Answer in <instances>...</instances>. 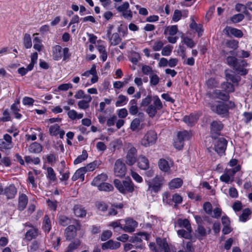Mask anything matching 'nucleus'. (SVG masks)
<instances>
[{
    "instance_id": "9b49d317",
    "label": "nucleus",
    "mask_w": 252,
    "mask_h": 252,
    "mask_svg": "<svg viewBox=\"0 0 252 252\" xmlns=\"http://www.w3.org/2000/svg\"><path fill=\"white\" fill-rule=\"evenodd\" d=\"M227 144V140L223 137L215 139L214 144L215 151L219 155L223 154L226 148Z\"/></svg>"
},
{
    "instance_id": "1a4fd4ad",
    "label": "nucleus",
    "mask_w": 252,
    "mask_h": 252,
    "mask_svg": "<svg viewBox=\"0 0 252 252\" xmlns=\"http://www.w3.org/2000/svg\"><path fill=\"white\" fill-rule=\"evenodd\" d=\"M157 139V133L153 130L147 132L141 140V144L145 147H148L155 144Z\"/></svg>"
},
{
    "instance_id": "3c124183",
    "label": "nucleus",
    "mask_w": 252,
    "mask_h": 252,
    "mask_svg": "<svg viewBox=\"0 0 252 252\" xmlns=\"http://www.w3.org/2000/svg\"><path fill=\"white\" fill-rule=\"evenodd\" d=\"M244 18V15L243 14H237L233 15L231 18V21L234 23H237L242 21Z\"/></svg>"
},
{
    "instance_id": "e433bc0d",
    "label": "nucleus",
    "mask_w": 252,
    "mask_h": 252,
    "mask_svg": "<svg viewBox=\"0 0 252 252\" xmlns=\"http://www.w3.org/2000/svg\"><path fill=\"white\" fill-rule=\"evenodd\" d=\"M128 98L125 95L120 94L118 96V100L116 102V106L119 107L126 104L128 101Z\"/></svg>"
},
{
    "instance_id": "aec40b11",
    "label": "nucleus",
    "mask_w": 252,
    "mask_h": 252,
    "mask_svg": "<svg viewBox=\"0 0 252 252\" xmlns=\"http://www.w3.org/2000/svg\"><path fill=\"white\" fill-rule=\"evenodd\" d=\"M17 193V189L13 185H10L4 189L3 194L8 199L13 198Z\"/></svg>"
},
{
    "instance_id": "f704fd0d",
    "label": "nucleus",
    "mask_w": 252,
    "mask_h": 252,
    "mask_svg": "<svg viewBox=\"0 0 252 252\" xmlns=\"http://www.w3.org/2000/svg\"><path fill=\"white\" fill-rule=\"evenodd\" d=\"M86 172L82 167L78 169L72 177V180L75 181L78 179L84 180V174Z\"/></svg>"
},
{
    "instance_id": "6e6d98bb",
    "label": "nucleus",
    "mask_w": 252,
    "mask_h": 252,
    "mask_svg": "<svg viewBox=\"0 0 252 252\" xmlns=\"http://www.w3.org/2000/svg\"><path fill=\"white\" fill-rule=\"evenodd\" d=\"M172 200L173 204L174 203L175 206L182 202V197L180 195L176 193L172 196Z\"/></svg>"
},
{
    "instance_id": "f03ea898",
    "label": "nucleus",
    "mask_w": 252,
    "mask_h": 252,
    "mask_svg": "<svg viewBox=\"0 0 252 252\" xmlns=\"http://www.w3.org/2000/svg\"><path fill=\"white\" fill-rule=\"evenodd\" d=\"M114 184L119 192L123 194L131 193L134 190V185L130 179H126L122 181L115 179Z\"/></svg>"
},
{
    "instance_id": "774afa93",
    "label": "nucleus",
    "mask_w": 252,
    "mask_h": 252,
    "mask_svg": "<svg viewBox=\"0 0 252 252\" xmlns=\"http://www.w3.org/2000/svg\"><path fill=\"white\" fill-rule=\"evenodd\" d=\"M112 236V232L110 230L104 231L101 236V240L104 241L108 239Z\"/></svg>"
},
{
    "instance_id": "412c9836",
    "label": "nucleus",
    "mask_w": 252,
    "mask_h": 252,
    "mask_svg": "<svg viewBox=\"0 0 252 252\" xmlns=\"http://www.w3.org/2000/svg\"><path fill=\"white\" fill-rule=\"evenodd\" d=\"M198 119V116L196 114H190L184 117L183 121L188 126H192L194 125Z\"/></svg>"
},
{
    "instance_id": "423d86ee",
    "label": "nucleus",
    "mask_w": 252,
    "mask_h": 252,
    "mask_svg": "<svg viewBox=\"0 0 252 252\" xmlns=\"http://www.w3.org/2000/svg\"><path fill=\"white\" fill-rule=\"evenodd\" d=\"M238 47V41L236 40H227L224 44V46L222 50V54L224 56L230 55L231 56H234L235 50Z\"/></svg>"
},
{
    "instance_id": "58836bf2",
    "label": "nucleus",
    "mask_w": 252,
    "mask_h": 252,
    "mask_svg": "<svg viewBox=\"0 0 252 252\" xmlns=\"http://www.w3.org/2000/svg\"><path fill=\"white\" fill-rule=\"evenodd\" d=\"M251 214V210L249 208L244 209L242 214L239 216V220L245 222L249 219V216Z\"/></svg>"
},
{
    "instance_id": "de8ad7c7",
    "label": "nucleus",
    "mask_w": 252,
    "mask_h": 252,
    "mask_svg": "<svg viewBox=\"0 0 252 252\" xmlns=\"http://www.w3.org/2000/svg\"><path fill=\"white\" fill-rule=\"evenodd\" d=\"M172 196L168 192H164L163 194V197L162 200L164 203H165L167 204H169L170 205H173V202L172 200Z\"/></svg>"
},
{
    "instance_id": "f8f14e48",
    "label": "nucleus",
    "mask_w": 252,
    "mask_h": 252,
    "mask_svg": "<svg viewBox=\"0 0 252 252\" xmlns=\"http://www.w3.org/2000/svg\"><path fill=\"white\" fill-rule=\"evenodd\" d=\"M80 229L78 222L76 221L75 225H69L65 229V236L67 240H71L76 236V231Z\"/></svg>"
},
{
    "instance_id": "ddd939ff",
    "label": "nucleus",
    "mask_w": 252,
    "mask_h": 252,
    "mask_svg": "<svg viewBox=\"0 0 252 252\" xmlns=\"http://www.w3.org/2000/svg\"><path fill=\"white\" fill-rule=\"evenodd\" d=\"M211 110L219 115L225 116L228 113V107L224 103L221 102L218 105H212L211 106Z\"/></svg>"
},
{
    "instance_id": "a878e982",
    "label": "nucleus",
    "mask_w": 252,
    "mask_h": 252,
    "mask_svg": "<svg viewBox=\"0 0 252 252\" xmlns=\"http://www.w3.org/2000/svg\"><path fill=\"white\" fill-rule=\"evenodd\" d=\"M81 244V242L78 239H75L72 241L66 248L65 252H73L78 249Z\"/></svg>"
},
{
    "instance_id": "dca6fc26",
    "label": "nucleus",
    "mask_w": 252,
    "mask_h": 252,
    "mask_svg": "<svg viewBox=\"0 0 252 252\" xmlns=\"http://www.w3.org/2000/svg\"><path fill=\"white\" fill-rule=\"evenodd\" d=\"M156 243L157 248L159 250L160 252H170V248L165 239L157 238Z\"/></svg>"
},
{
    "instance_id": "39448f33",
    "label": "nucleus",
    "mask_w": 252,
    "mask_h": 252,
    "mask_svg": "<svg viewBox=\"0 0 252 252\" xmlns=\"http://www.w3.org/2000/svg\"><path fill=\"white\" fill-rule=\"evenodd\" d=\"M162 181V177L157 176L151 181H147L148 185L147 191L151 193L158 192L161 188Z\"/></svg>"
},
{
    "instance_id": "6e6552de",
    "label": "nucleus",
    "mask_w": 252,
    "mask_h": 252,
    "mask_svg": "<svg viewBox=\"0 0 252 252\" xmlns=\"http://www.w3.org/2000/svg\"><path fill=\"white\" fill-rule=\"evenodd\" d=\"M190 135L186 130L179 132L177 138L174 142V147L177 149L181 150L184 146V141L189 139Z\"/></svg>"
},
{
    "instance_id": "4d7b16f0",
    "label": "nucleus",
    "mask_w": 252,
    "mask_h": 252,
    "mask_svg": "<svg viewBox=\"0 0 252 252\" xmlns=\"http://www.w3.org/2000/svg\"><path fill=\"white\" fill-rule=\"evenodd\" d=\"M96 163L95 162H93L88 164L86 166L83 167L82 168L85 170V172H87L94 170L96 168Z\"/></svg>"
},
{
    "instance_id": "7ed1b4c3",
    "label": "nucleus",
    "mask_w": 252,
    "mask_h": 252,
    "mask_svg": "<svg viewBox=\"0 0 252 252\" xmlns=\"http://www.w3.org/2000/svg\"><path fill=\"white\" fill-rule=\"evenodd\" d=\"M53 59L55 61H59L63 57V61H68L71 56L69 49L67 47L62 49L60 45H56L52 49Z\"/></svg>"
},
{
    "instance_id": "0eeeda50",
    "label": "nucleus",
    "mask_w": 252,
    "mask_h": 252,
    "mask_svg": "<svg viewBox=\"0 0 252 252\" xmlns=\"http://www.w3.org/2000/svg\"><path fill=\"white\" fill-rule=\"evenodd\" d=\"M126 172V167L122 158L116 160L114 164V175L119 177L125 176Z\"/></svg>"
},
{
    "instance_id": "8fccbe9b",
    "label": "nucleus",
    "mask_w": 252,
    "mask_h": 252,
    "mask_svg": "<svg viewBox=\"0 0 252 252\" xmlns=\"http://www.w3.org/2000/svg\"><path fill=\"white\" fill-rule=\"evenodd\" d=\"M60 130V126L58 124L51 126L49 128V133L52 136H57Z\"/></svg>"
},
{
    "instance_id": "72a5a7b5",
    "label": "nucleus",
    "mask_w": 252,
    "mask_h": 252,
    "mask_svg": "<svg viewBox=\"0 0 252 252\" xmlns=\"http://www.w3.org/2000/svg\"><path fill=\"white\" fill-rule=\"evenodd\" d=\"M23 45L26 49H29L32 47V38L30 34L26 33L24 35Z\"/></svg>"
},
{
    "instance_id": "a211bd4d",
    "label": "nucleus",
    "mask_w": 252,
    "mask_h": 252,
    "mask_svg": "<svg viewBox=\"0 0 252 252\" xmlns=\"http://www.w3.org/2000/svg\"><path fill=\"white\" fill-rule=\"evenodd\" d=\"M213 95L218 99L223 101H227L229 99V95L222 90H215L213 92Z\"/></svg>"
},
{
    "instance_id": "69168bd1",
    "label": "nucleus",
    "mask_w": 252,
    "mask_h": 252,
    "mask_svg": "<svg viewBox=\"0 0 252 252\" xmlns=\"http://www.w3.org/2000/svg\"><path fill=\"white\" fill-rule=\"evenodd\" d=\"M28 182L32 184V188H36L37 187L36 184L35 182L34 177L32 172H30L28 174Z\"/></svg>"
},
{
    "instance_id": "0e129e2a",
    "label": "nucleus",
    "mask_w": 252,
    "mask_h": 252,
    "mask_svg": "<svg viewBox=\"0 0 252 252\" xmlns=\"http://www.w3.org/2000/svg\"><path fill=\"white\" fill-rule=\"evenodd\" d=\"M152 101V97L150 95H147L145 98L143 99L141 103V106H148L150 105V103Z\"/></svg>"
},
{
    "instance_id": "20e7f679",
    "label": "nucleus",
    "mask_w": 252,
    "mask_h": 252,
    "mask_svg": "<svg viewBox=\"0 0 252 252\" xmlns=\"http://www.w3.org/2000/svg\"><path fill=\"white\" fill-rule=\"evenodd\" d=\"M163 107L161 101L157 96L154 97V101L152 104L149 105L146 110V113L149 117H154L158 110H161Z\"/></svg>"
},
{
    "instance_id": "2eb2a0df",
    "label": "nucleus",
    "mask_w": 252,
    "mask_h": 252,
    "mask_svg": "<svg viewBox=\"0 0 252 252\" xmlns=\"http://www.w3.org/2000/svg\"><path fill=\"white\" fill-rule=\"evenodd\" d=\"M158 165L159 169L167 173H170V168L173 165V162L171 160H166L165 159L161 158L158 162Z\"/></svg>"
},
{
    "instance_id": "bf43d9fd",
    "label": "nucleus",
    "mask_w": 252,
    "mask_h": 252,
    "mask_svg": "<svg viewBox=\"0 0 252 252\" xmlns=\"http://www.w3.org/2000/svg\"><path fill=\"white\" fill-rule=\"evenodd\" d=\"M234 56H236L239 58H248L250 56V54L248 51L245 50L238 51L237 52H235Z\"/></svg>"
},
{
    "instance_id": "c85d7f7f",
    "label": "nucleus",
    "mask_w": 252,
    "mask_h": 252,
    "mask_svg": "<svg viewBox=\"0 0 252 252\" xmlns=\"http://www.w3.org/2000/svg\"><path fill=\"white\" fill-rule=\"evenodd\" d=\"M177 222L180 227H184L188 231H192L190 223L188 219H179Z\"/></svg>"
},
{
    "instance_id": "c9c22d12",
    "label": "nucleus",
    "mask_w": 252,
    "mask_h": 252,
    "mask_svg": "<svg viewBox=\"0 0 252 252\" xmlns=\"http://www.w3.org/2000/svg\"><path fill=\"white\" fill-rule=\"evenodd\" d=\"M58 221L59 224L63 226L71 223V220L64 215H59L58 217Z\"/></svg>"
},
{
    "instance_id": "4468645a",
    "label": "nucleus",
    "mask_w": 252,
    "mask_h": 252,
    "mask_svg": "<svg viewBox=\"0 0 252 252\" xmlns=\"http://www.w3.org/2000/svg\"><path fill=\"white\" fill-rule=\"evenodd\" d=\"M125 221V225L121 226V229L127 232L131 233L133 232L135 228L137 226L138 223L129 218H126Z\"/></svg>"
},
{
    "instance_id": "680f3d73",
    "label": "nucleus",
    "mask_w": 252,
    "mask_h": 252,
    "mask_svg": "<svg viewBox=\"0 0 252 252\" xmlns=\"http://www.w3.org/2000/svg\"><path fill=\"white\" fill-rule=\"evenodd\" d=\"M60 173L62 175V177L60 178L61 181H66L69 177V172L68 170L64 171L63 169L61 170Z\"/></svg>"
},
{
    "instance_id": "13d9d810",
    "label": "nucleus",
    "mask_w": 252,
    "mask_h": 252,
    "mask_svg": "<svg viewBox=\"0 0 252 252\" xmlns=\"http://www.w3.org/2000/svg\"><path fill=\"white\" fill-rule=\"evenodd\" d=\"M164 45V43L161 40H157L155 42L153 46V49L154 51H159Z\"/></svg>"
},
{
    "instance_id": "49530a36",
    "label": "nucleus",
    "mask_w": 252,
    "mask_h": 252,
    "mask_svg": "<svg viewBox=\"0 0 252 252\" xmlns=\"http://www.w3.org/2000/svg\"><path fill=\"white\" fill-rule=\"evenodd\" d=\"M119 246H120V244L118 243ZM114 242L112 240H109L105 243H104L102 245V249L103 250L110 249H114L117 248L116 246H114Z\"/></svg>"
},
{
    "instance_id": "a19ab883",
    "label": "nucleus",
    "mask_w": 252,
    "mask_h": 252,
    "mask_svg": "<svg viewBox=\"0 0 252 252\" xmlns=\"http://www.w3.org/2000/svg\"><path fill=\"white\" fill-rule=\"evenodd\" d=\"M88 158V154L86 150L82 151L81 155L79 156L74 160V164H77L86 160Z\"/></svg>"
},
{
    "instance_id": "09e8293b",
    "label": "nucleus",
    "mask_w": 252,
    "mask_h": 252,
    "mask_svg": "<svg viewBox=\"0 0 252 252\" xmlns=\"http://www.w3.org/2000/svg\"><path fill=\"white\" fill-rule=\"evenodd\" d=\"M159 81V78L156 74H151L150 75V83L152 86H156Z\"/></svg>"
},
{
    "instance_id": "cd10ccee",
    "label": "nucleus",
    "mask_w": 252,
    "mask_h": 252,
    "mask_svg": "<svg viewBox=\"0 0 252 252\" xmlns=\"http://www.w3.org/2000/svg\"><path fill=\"white\" fill-rule=\"evenodd\" d=\"M223 128V125L220 121H213L211 124V131L212 132L218 133Z\"/></svg>"
},
{
    "instance_id": "f3484780",
    "label": "nucleus",
    "mask_w": 252,
    "mask_h": 252,
    "mask_svg": "<svg viewBox=\"0 0 252 252\" xmlns=\"http://www.w3.org/2000/svg\"><path fill=\"white\" fill-rule=\"evenodd\" d=\"M224 32L228 36L231 34L238 38H241L243 36V32L240 30L230 27H226L224 29Z\"/></svg>"
},
{
    "instance_id": "393cba45",
    "label": "nucleus",
    "mask_w": 252,
    "mask_h": 252,
    "mask_svg": "<svg viewBox=\"0 0 252 252\" xmlns=\"http://www.w3.org/2000/svg\"><path fill=\"white\" fill-rule=\"evenodd\" d=\"M73 212L75 216L77 217L83 218L86 215V210L79 205L74 206Z\"/></svg>"
},
{
    "instance_id": "e2e57ef3",
    "label": "nucleus",
    "mask_w": 252,
    "mask_h": 252,
    "mask_svg": "<svg viewBox=\"0 0 252 252\" xmlns=\"http://www.w3.org/2000/svg\"><path fill=\"white\" fill-rule=\"evenodd\" d=\"M90 95L89 94H86L82 90H78L74 95V97L76 99H85L86 96Z\"/></svg>"
},
{
    "instance_id": "5fc2aeb1",
    "label": "nucleus",
    "mask_w": 252,
    "mask_h": 252,
    "mask_svg": "<svg viewBox=\"0 0 252 252\" xmlns=\"http://www.w3.org/2000/svg\"><path fill=\"white\" fill-rule=\"evenodd\" d=\"M129 5L128 2L126 1L124 2L122 5L119 6L116 8L117 10L120 12H124L127 10L129 8Z\"/></svg>"
},
{
    "instance_id": "9d476101",
    "label": "nucleus",
    "mask_w": 252,
    "mask_h": 252,
    "mask_svg": "<svg viewBox=\"0 0 252 252\" xmlns=\"http://www.w3.org/2000/svg\"><path fill=\"white\" fill-rule=\"evenodd\" d=\"M129 150L126 157V162L128 165H133L136 161L137 150L130 144H128Z\"/></svg>"
},
{
    "instance_id": "864d4df0",
    "label": "nucleus",
    "mask_w": 252,
    "mask_h": 252,
    "mask_svg": "<svg viewBox=\"0 0 252 252\" xmlns=\"http://www.w3.org/2000/svg\"><path fill=\"white\" fill-rule=\"evenodd\" d=\"M173 47L170 45H166L164 47L161 51V55L164 56H168L170 55Z\"/></svg>"
},
{
    "instance_id": "5701e85b",
    "label": "nucleus",
    "mask_w": 252,
    "mask_h": 252,
    "mask_svg": "<svg viewBox=\"0 0 252 252\" xmlns=\"http://www.w3.org/2000/svg\"><path fill=\"white\" fill-rule=\"evenodd\" d=\"M138 166L141 169L146 170L149 168V163L148 159L144 156H139L138 159Z\"/></svg>"
},
{
    "instance_id": "f257e3e1",
    "label": "nucleus",
    "mask_w": 252,
    "mask_h": 252,
    "mask_svg": "<svg viewBox=\"0 0 252 252\" xmlns=\"http://www.w3.org/2000/svg\"><path fill=\"white\" fill-rule=\"evenodd\" d=\"M226 60L227 63L232 66L238 74L244 75L247 73L248 71L245 67L248 64L245 60H238L234 56H228Z\"/></svg>"
},
{
    "instance_id": "603ef678",
    "label": "nucleus",
    "mask_w": 252,
    "mask_h": 252,
    "mask_svg": "<svg viewBox=\"0 0 252 252\" xmlns=\"http://www.w3.org/2000/svg\"><path fill=\"white\" fill-rule=\"evenodd\" d=\"M203 210L209 215L212 214V204L209 202H206L203 204Z\"/></svg>"
},
{
    "instance_id": "4c0bfd02",
    "label": "nucleus",
    "mask_w": 252,
    "mask_h": 252,
    "mask_svg": "<svg viewBox=\"0 0 252 252\" xmlns=\"http://www.w3.org/2000/svg\"><path fill=\"white\" fill-rule=\"evenodd\" d=\"M43 227L45 231L49 232L51 229V221L49 219V217L47 215H45L44 217L43 221Z\"/></svg>"
},
{
    "instance_id": "6ab92c4d",
    "label": "nucleus",
    "mask_w": 252,
    "mask_h": 252,
    "mask_svg": "<svg viewBox=\"0 0 252 252\" xmlns=\"http://www.w3.org/2000/svg\"><path fill=\"white\" fill-rule=\"evenodd\" d=\"M38 235V230L37 228L32 227L28 230L25 234V239L28 241H31L33 239H35Z\"/></svg>"
},
{
    "instance_id": "4be33fe9",
    "label": "nucleus",
    "mask_w": 252,
    "mask_h": 252,
    "mask_svg": "<svg viewBox=\"0 0 252 252\" xmlns=\"http://www.w3.org/2000/svg\"><path fill=\"white\" fill-rule=\"evenodd\" d=\"M92 97L91 95L86 96V98L78 102V107L81 109L85 110L89 107V103L92 101Z\"/></svg>"
},
{
    "instance_id": "c03bdc74",
    "label": "nucleus",
    "mask_w": 252,
    "mask_h": 252,
    "mask_svg": "<svg viewBox=\"0 0 252 252\" xmlns=\"http://www.w3.org/2000/svg\"><path fill=\"white\" fill-rule=\"evenodd\" d=\"M47 177L52 181H55L57 179L56 173L54 171V169L51 167H49L47 168Z\"/></svg>"
},
{
    "instance_id": "b1692460",
    "label": "nucleus",
    "mask_w": 252,
    "mask_h": 252,
    "mask_svg": "<svg viewBox=\"0 0 252 252\" xmlns=\"http://www.w3.org/2000/svg\"><path fill=\"white\" fill-rule=\"evenodd\" d=\"M107 179V176L105 174H101L95 177L92 182V185L94 186H98L104 183Z\"/></svg>"
},
{
    "instance_id": "338daca9",
    "label": "nucleus",
    "mask_w": 252,
    "mask_h": 252,
    "mask_svg": "<svg viewBox=\"0 0 252 252\" xmlns=\"http://www.w3.org/2000/svg\"><path fill=\"white\" fill-rule=\"evenodd\" d=\"M220 180L225 183H228L229 181L232 182L233 179H232L229 175L226 172L220 177Z\"/></svg>"
},
{
    "instance_id": "7c9ffc66",
    "label": "nucleus",
    "mask_w": 252,
    "mask_h": 252,
    "mask_svg": "<svg viewBox=\"0 0 252 252\" xmlns=\"http://www.w3.org/2000/svg\"><path fill=\"white\" fill-rule=\"evenodd\" d=\"M183 184V181L180 178H175L169 183V187L170 189H175L180 188Z\"/></svg>"
},
{
    "instance_id": "37998d69",
    "label": "nucleus",
    "mask_w": 252,
    "mask_h": 252,
    "mask_svg": "<svg viewBox=\"0 0 252 252\" xmlns=\"http://www.w3.org/2000/svg\"><path fill=\"white\" fill-rule=\"evenodd\" d=\"M109 38L111 44L114 46L118 45L121 41V38L118 33H114Z\"/></svg>"
},
{
    "instance_id": "473e14b6",
    "label": "nucleus",
    "mask_w": 252,
    "mask_h": 252,
    "mask_svg": "<svg viewBox=\"0 0 252 252\" xmlns=\"http://www.w3.org/2000/svg\"><path fill=\"white\" fill-rule=\"evenodd\" d=\"M178 32V27L176 25H173L166 28L164 31L165 35L169 34L170 36L175 35Z\"/></svg>"
},
{
    "instance_id": "c756f323",
    "label": "nucleus",
    "mask_w": 252,
    "mask_h": 252,
    "mask_svg": "<svg viewBox=\"0 0 252 252\" xmlns=\"http://www.w3.org/2000/svg\"><path fill=\"white\" fill-rule=\"evenodd\" d=\"M42 150V146L39 143L37 142L32 143L29 148V152L32 153H39L41 152Z\"/></svg>"
},
{
    "instance_id": "ea45409f",
    "label": "nucleus",
    "mask_w": 252,
    "mask_h": 252,
    "mask_svg": "<svg viewBox=\"0 0 252 252\" xmlns=\"http://www.w3.org/2000/svg\"><path fill=\"white\" fill-rule=\"evenodd\" d=\"M97 187L99 190L105 191H109L113 189V187L112 185L105 182L99 185Z\"/></svg>"
},
{
    "instance_id": "a18cd8bd",
    "label": "nucleus",
    "mask_w": 252,
    "mask_h": 252,
    "mask_svg": "<svg viewBox=\"0 0 252 252\" xmlns=\"http://www.w3.org/2000/svg\"><path fill=\"white\" fill-rule=\"evenodd\" d=\"M141 121L139 118H135L131 123L130 128L132 131L139 129Z\"/></svg>"
},
{
    "instance_id": "052dcab7",
    "label": "nucleus",
    "mask_w": 252,
    "mask_h": 252,
    "mask_svg": "<svg viewBox=\"0 0 252 252\" xmlns=\"http://www.w3.org/2000/svg\"><path fill=\"white\" fill-rule=\"evenodd\" d=\"M12 147V146L9 145V143L6 142L4 140L2 139H0V150H7L9 149Z\"/></svg>"
},
{
    "instance_id": "2f4dec72",
    "label": "nucleus",
    "mask_w": 252,
    "mask_h": 252,
    "mask_svg": "<svg viewBox=\"0 0 252 252\" xmlns=\"http://www.w3.org/2000/svg\"><path fill=\"white\" fill-rule=\"evenodd\" d=\"M220 88L222 91H224L228 94L234 91V86L228 82H223L222 83Z\"/></svg>"
},
{
    "instance_id": "79ce46f5",
    "label": "nucleus",
    "mask_w": 252,
    "mask_h": 252,
    "mask_svg": "<svg viewBox=\"0 0 252 252\" xmlns=\"http://www.w3.org/2000/svg\"><path fill=\"white\" fill-rule=\"evenodd\" d=\"M192 231L185 230L184 229H180L177 231L178 235L181 237L187 239H190L191 238Z\"/></svg>"
},
{
    "instance_id": "bb28decb",
    "label": "nucleus",
    "mask_w": 252,
    "mask_h": 252,
    "mask_svg": "<svg viewBox=\"0 0 252 252\" xmlns=\"http://www.w3.org/2000/svg\"><path fill=\"white\" fill-rule=\"evenodd\" d=\"M28 201V199L26 195L25 194H22L19 197V204L18 209L19 210L22 211L26 207Z\"/></svg>"
}]
</instances>
